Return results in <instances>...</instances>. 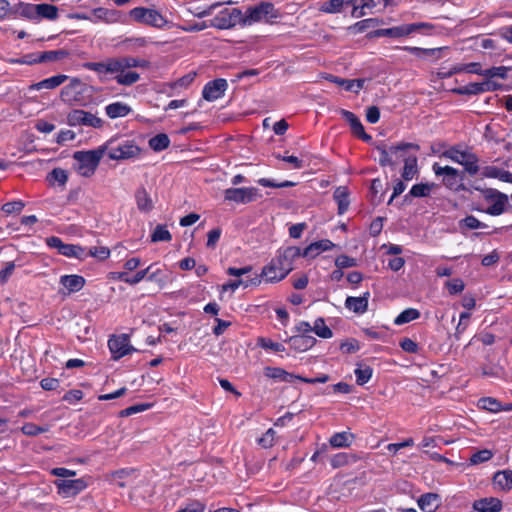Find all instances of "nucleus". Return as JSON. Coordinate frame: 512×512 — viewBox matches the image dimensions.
Returning a JSON list of instances; mask_svg holds the SVG:
<instances>
[{"label":"nucleus","mask_w":512,"mask_h":512,"mask_svg":"<svg viewBox=\"0 0 512 512\" xmlns=\"http://www.w3.org/2000/svg\"><path fill=\"white\" fill-rule=\"evenodd\" d=\"M69 52L65 49L50 50L34 53V64L57 62L68 57Z\"/></svg>","instance_id":"cd10ccee"},{"label":"nucleus","mask_w":512,"mask_h":512,"mask_svg":"<svg viewBox=\"0 0 512 512\" xmlns=\"http://www.w3.org/2000/svg\"><path fill=\"white\" fill-rule=\"evenodd\" d=\"M46 180L50 185L54 186L57 184L64 188L68 181V173L66 170L57 167L47 174Z\"/></svg>","instance_id":"a19ab883"},{"label":"nucleus","mask_w":512,"mask_h":512,"mask_svg":"<svg viewBox=\"0 0 512 512\" xmlns=\"http://www.w3.org/2000/svg\"><path fill=\"white\" fill-rule=\"evenodd\" d=\"M84 277L76 274L63 275L60 283L71 293L80 291L85 285Z\"/></svg>","instance_id":"e433bc0d"},{"label":"nucleus","mask_w":512,"mask_h":512,"mask_svg":"<svg viewBox=\"0 0 512 512\" xmlns=\"http://www.w3.org/2000/svg\"><path fill=\"white\" fill-rule=\"evenodd\" d=\"M108 347L113 360L120 358L137 351L130 345V338L127 334L113 335L108 340Z\"/></svg>","instance_id":"a211bd4d"},{"label":"nucleus","mask_w":512,"mask_h":512,"mask_svg":"<svg viewBox=\"0 0 512 512\" xmlns=\"http://www.w3.org/2000/svg\"><path fill=\"white\" fill-rule=\"evenodd\" d=\"M417 504L423 512H435L441 505V496L437 493H424L418 500Z\"/></svg>","instance_id":"bb28decb"},{"label":"nucleus","mask_w":512,"mask_h":512,"mask_svg":"<svg viewBox=\"0 0 512 512\" xmlns=\"http://www.w3.org/2000/svg\"><path fill=\"white\" fill-rule=\"evenodd\" d=\"M418 174L417 158L415 156L408 157L404 160V167L401 173L403 180H412Z\"/></svg>","instance_id":"79ce46f5"},{"label":"nucleus","mask_w":512,"mask_h":512,"mask_svg":"<svg viewBox=\"0 0 512 512\" xmlns=\"http://www.w3.org/2000/svg\"><path fill=\"white\" fill-rule=\"evenodd\" d=\"M360 349L358 340L354 338L346 339L340 344V350L343 353L351 354L355 353Z\"/></svg>","instance_id":"69168bd1"},{"label":"nucleus","mask_w":512,"mask_h":512,"mask_svg":"<svg viewBox=\"0 0 512 512\" xmlns=\"http://www.w3.org/2000/svg\"><path fill=\"white\" fill-rule=\"evenodd\" d=\"M434 183H418L411 187L409 193L405 195V198L408 196L412 197H427L430 195L431 190L434 188Z\"/></svg>","instance_id":"49530a36"},{"label":"nucleus","mask_w":512,"mask_h":512,"mask_svg":"<svg viewBox=\"0 0 512 512\" xmlns=\"http://www.w3.org/2000/svg\"><path fill=\"white\" fill-rule=\"evenodd\" d=\"M132 112V108L121 101L113 102L105 107V113L110 119L126 117Z\"/></svg>","instance_id":"7c9ffc66"},{"label":"nucleus","mask_w":512,"mask_h":512,"mask_svg":"<svg viewBox=\"0 0 512 512\" xmlns=\"http://www.w3.org/2000/svg\"><path fill=\"white\" fill-rule=\"evenodd\" d=\"M475 189L481 191L484 199L487 202H492V205H490L487 209L483 210L477 208L476 210L485 212L492 216H499L504 213L506 205L508 204V196L505 193L500 192L495 188L481 189L476 187Z\"/></svg>","instance_id":"9d476101"},{"label":"nucleus","mask_w":512,"mask_h":512,"mask_svg":"<svg viewBox=\"0 0 512 512\" xmlns=\"http://www.w3.org/2000/svg\"><path fill=\"white\" fill-rule=\"evenodd\" d=\"M478 407L492 413L500 412L503 409L501 402L492 397H483L479 399Z\"/></svg>","instance_id":"09e8293b"},{"label":"nucleus","mask_w":512,"mask_h":512,"mask_svg":"<svg viewBox=\"0 0 512 512\" xmlns=\"http://www.w3.org/2000/svg\"><path fill=\"white\" fill-rule=\"evenodd\" d=\"M106 146L111 160H126L139 156L141 149L133 140H123L116 143L110 140Z\"/></svg>","instance_id":"6e6552de"},{"label":"nucleus","mask_w":512,"mask_h":512,"mask_svg":"<svg viewBox=\"0 0 512 512\" xmlns=\"http://www.w3.org/2000/svg\"><path fill=\"white\" fill-rule=\"evenodd\" d=\"M302 256L301 249L296 246H289L278 250V254L272 260L280 268L281 276H287L293 270V262Z\"/></svg>","instance_id":"2eb2a0df"},{"label":"nucleus","mask_w":512,"mask_h":512,"mask_svg":"<svg viewBox=\"0 0 512 512\" xmlns=\"http://www.w3.org/2000/svg\"><path fill=\"white\" fill-rule=\"evenodd\" d=\"M276 431L273 428H269L262 437L258 439V444L264 448H271L275 443Z\"/></svg>","instance_id":"bf43d9fd"},{"label":"nucleus","mask_w":512,"mask_h":512,"mask_svg":"<svg viewBox=\"0 0 512 512\" xmlns=\"http://www.w3.org/2000/svg\"><path fill=\"white\" fill-rule=\"evenodd\" d=\"M357 461V457L354 454L340 452L332 456L330 459V464L332 468H340L346 466L350 463H354Z\"/></svg>","instance_id":"37998d69"},{"label":"nucleus","mask_w":512,"mask_h":512,"mask_svg":"<svg viewBox=\"0 0 512 512\" xmlns=\"http://www.w3.org/2000/svg\"><path fill=\"white\" fill-rule=\"evenodd\" d=\"M312 331L320 338L329 339L333 336L332 330L326 325L324 318L319 317L315 320Z\"/></svg>","instance_id":"3c124183"},{"label":"nucleus","mask_w":512,"mask_h":512,"mask_svg":"<svg viewBox=\"0 0 512 512\" xmlns=\"http://www.w3.org/2000/svg\"><path fill=\"white\" fill-rule=\"evenodd\" d=\"M334 246L335 244L332 241L323 239L311 243L301 253L303 257L315 258L321 252L331 250Z\"/></svg>","instance_id":"c85d7f7f"},{"label":"nucleus","mask_w":512,"mask_h":512,"mask_svg":"<svg viewBox=\"0 0 512 512\" xmlns=\"http://www.w3.org/2000/svg\"><path fill=\"white\" fill-rule=\"evenodd\" d=\"M264 375L267 378L285 383H294L296 380L300 381L301 378V376L287 372L283 368L270 366L264 368Z\"/></svg>","instance_id":"b1692460"},{"label":"nucleus","mask_w":512,"mask_h":512,"mask_svg":"<svg viewBox=\"0 0 512 512\" xmlns=\"http://www.w3.org/2000/svg\"><path fill=\"white\" fill-rule=\"evenodd\" d=\"M432 169L437 177L442 176V184L448 190L453 192L467 191V187L463 182V172L452 166H440L438 163H434Z\"/></svg>","instance_id":"0eeeda50"},{"label":"nucleus","mask_w":512,"mask_h":512,"mask_svg":"<svg viewBox=\"0 0 512 512\" xmlns=\"http://www.w3.org/2000/svg\"><path fill=\"white\" fill-rule=\"evenodd\" d=\"M260 197L255 187L227 188L224 190V201L236 204H248Z\"/></svg>","instance_id":"4468645a"},{"label":"nucleus","mask_w":512,"mask_h":512,"mask_svg":"<svg viewBox=\"0 0 512 512\" xmlns=\"http://www.w3.org/2000/svg\"><path fill=\"white\" fill-rule=\"evenodd\" d=\"M335 265L337 268L344 269V268H350L357 265V261L355 258H352L348 255L342 254L339 255L335 259Z\"/></svg>","instance_id":"338daca9"},{"label":"nucleus","mask_w":512,"mask_h":512,"mask_svg":"<svg viewBox=\"0 0 512 512\" xmlns=\"http://www.w3.org/2000/svg\"><path fill=\"white\" fill-rule=\"evenodd\" d=\"M493 484L502 491H510L512 489V470L497 471L493 476Z\"/></svg>","instance_id":"2f4dec72"},{"label":"nucleus","mask_w":512,"mask_h":512,"mask_svg":"<svg viewBox=\"0 0 512 512\" xmlns=\"http://www.w3.org/2000/svg\"><path fill=\"white\" fill-rule=\"evenodd\" d=\"M354 439L355 435L348 431L337 432L330 437L329 444L333 448H348L352 445Z\"/></svg>","instance_id":"f704fd0d"},{"label":"nucleus","mask_w":512,"mask_h":512,"mask_svg":"<svg viewBox=\"0 0 512 512\" xmlns=\"http://www.w3.org/2000/svg\"><path fill=\"white\" fill-rule=\"evenodd\" d=\"M127 69H123L122 72H102L101 75L106 74H115V80L119 85L122 86H131L134 83L138 82L140 79V74L135 71H126Z\"/></svg>","instance_id":"c9c22d12"},{"label":"nucleus","mask_w":512,"mask_h":512,"mask_svg":"<svg viewBox=\"0 0 512 512\" xmlns=\"http://www.w3.org/2000/svg\"><path fill=\"white\" fill-rule=\"evenodd\" d=\"M288 342L290 348L296 352H305L311 349L316 344L317 340L312 335L297 334L291 336Z\"/></svg>","instance_id":"a878e982"},{"label":"nucleus","mask_w":512,"mask_h":512,"mask_svg":"<svg viewBox=\"0 0 512 512\" xmlns=\"http://www.w3.org/2000/svg\"><path fill=\"white\" fill-rule=\"evenodd\" d=\"M511 70L510 67L506 66H494L489 69L484 70L483 76L491 79L494 77H498L501 79H506L508 77V71Z\"/></svg>","instance_id":"6e6d98bb"},{"label":"nucleus","mask_w":512,"mask_h":512,"mask_svg":"<svg viewBox=\"0 0 512 512\" xmlns=\"http://www.w3.org/2000/svg\"><path fill=\"white\" fill-rule=\"evenodd\" d=\"M168 277L160 268L149 271L147 274V281L156 283L160 288H163L167 283Z\"/></svg>","instance_id":"5fc2aeb1"},{"label":"nucleus","mask_w":512,"mask_h":512,"mask_svg":"<svg viewBox=\"0 0 512 512\" xmlns=\"http://www.w3.org/2000/svg\"><path fill=\"white\" fill-rule=\"evenodd\" d=\"M356 376V383L360 386L368 383L372 377L373 369L369 365H358L354 371Z\"/></svg>","instance_id":"8fccbe9b"},{"label":"nucleus","mask_w":512,"mask_h":512,"mask_svg":"<svg viewBox=\"0 0 512 512\" xmlns=\"http://www.w3.org/2000/svg\"><path fill=\"white\" fill-rule=\"evenodd\" d=\"M135 199L140 211L149 212L153 209L152 199L144 187H140L136 190Z\"/></svg>","instance_id":"ea45409f"},{"label":"nucleus","mask_w":512,"mask_h":512,"mask_svg":"<svg viewBox=\"0 0 512 512\" xmlns=\"http://www.w3.org/2000/svg\"><path fill=\"white\" fill-rule=\"evenodd\" d=\"M170 145V138L165 133H159L149 140V147L155 152H161Z\"/></svg>","instance_id":"c03bdc74"},{"label":"nucleus","mask_w":512,"mask_h":512,"mask_svg":"<svg viewBox=\"0 0 512 512\" xmlns=\"http://www.w3.org/2000/svg\"><path fill=\"white\" fill-rule=\"evenodd\" d=\"M172 240V235L167 229L166 225L158 224L151 234V242H169Z\"/></svg>","instance_id":"603ef678"},{"label":"nucleus","mask_w":512,"mask_h":512,"mask_svg":"<svg viewBox=\"0 0 512 512\" xmlns=\"http://www.w3.org/2000/svg\"><path fill=\"white\" fill-rule=\"evenodd\" d=\"M261 283V280L258 276H255L254 278L250 279V280H241V279H238V280H234V281H230L228 282L227 284H224L222 286V289L223 291H226V290H231L232 292L236 291L241 285H244V287H248L250 285H259Z\"/></svg>","instance_id":"864d4df0"},{"label":"nucleus","mask_w":512,"mask_h":512,"mask_svg":"<svg viewBox=\"0 0 512 512\" xmlns=\"http://www.w3.org/2000/svg\"><path fill=\"white\" fill-rule=\"evenodd\" d=\"M501 88L502 84L488 79L484 82H474L463 87L454 88L452 92L457 95H478L484 92H494Z\"/></svg>","instance_id":"6ab92c4d"},{"label":"nucleus","mask_w":512,"mask_h":512,"mask_svg":"<svg viewBox=\"0 0 512 512\" xmlns=\"http://www.w3.org/2000/svg\"><path fill=\"white\" fill-rule=\"evenodd\" d=\"M260 279L263 278L266 282L275 283L283 280L285 276H281L280 268L275 264L273 260L269 264L265 265L260 275H257Z\"/></svg>","instance_id":"473e14b6"},{"label":"nucleus","mask_w":512,"mask_h":512,"mask_svg":"<svg viewBox=\"0 0 512 512\" xmlns=\"http://www.w3.org/2000/svg\"><path fill=\"white\" fill-rule=\"evenodd\" d=\"M333 198L338 206V214H344L350 205L349 190L346 186H339L333 193Z\"/></svg>","instance_id":"72a5a7b5"},{"label":"nucleus","mask_w":512,"mask_h":512,"mask_svg":"<svg viewBox=\"0 0 512 512\" xmlns=\"http://www.w3.org/2000/svg\"><path fill=\"white\" fill-rule=\"evenodd\" d=\"M221 235H222V229L220 227L211 229L207 233L206 247L208 249H215L217 246V243L220 240Z\"/></svg>","instance_id":"e2e57ef3"},{"label":"nucleus","mask_w":512,"mask_h":512,"mask_svg":"<svg viewBox=\"0 0 512 512\" xmlns=\"http://www.w3.org/2000/svg\"><path fill=\"white\" fill-rule=\"evenodd\" d=\"M472 508L477 512H500L503 508V503L496 497H485L475 500Z\"/></svg>","instance_id":"5701e85b"},{"label":"nucleus","mask_w":512,"mask_h":512,"mask_svg":"<svg viewBox=\"0 0 512 512\" xmlns=\"http://www.w3.org/2000/svg\"><path fill=\"white\" fill-rule=\"evenodd\" d=\"M243 18L244 16L242 15L240 9L225 8L222 11H220L213 19H211L210 27H214L220 30L230 29L236 26L237 24L242 25Z\"/></svg>","instance_id":"f8f14e48"},{"label":"nucleus","mask_w":512,"mask_h":512,"mask_svg":"<svg viewBox=\"0 0 512 512\" xmlns=\"http://www.w3.org/2000/svg\"><path fill=\"white\" fill-rule=\"evenodd\" d=\"M409 149H412V150H415V151H419L420 150V146L418 144H416V143H411V142H401V143H398L396 145H392L389 148L385 144L377 145L376 146V150L380 154V157H379V164H380V166H382V167H386V166L393 167L395 165V162L393 161L391 155L397 154L398 152L406 151V150H409Z\"/></svg>","instance_id":"ddd939ff"},{"label":"nucleus","mask_w":512,"mask_h":512,"mask_svg":"<svg viewBox=\"0 0 512 512\" xmlns=\"http://www.w3.org/2000/svg\"><path fill=\"white\" fill-rule=\"evenodd\" d=\"M280 16V11L275 8L273 3L260 2L258 5L247 8L244 18L242 19V26L262 21L272 24L276 19L280 18Z\"/></svg>","instance_id":"7ed1b4c3"},{"label":"nucleus","mask_w":512,"mask_h":512,"mask_svg":"<svg viewBox=\"0 0 512 512\" xmlns=\"http://www.w3.org/2000/svg\"><path fill=\"white\" fill-rule=\"evenodd\" d=\"M379 20L377 18H368L361 21L356 22L352 28L358 32L362 33L366 31L370 27H374L378 24Z\"/></svg>","instance_id":"0e129e2a"},{"label":"nucleus","mask_w":512,"mask_h":512,"mask_svg":"<svg viewBox=\"0 0 512 512\" xmlns=\"http://www.w3.org/2000/svg\"><path fill=\"white\" fill-rule=\"evenodd\" d=\"M355 3V0H328L322 3L319 10L327 14L340 13L344 6Z\"/></svg>","instance_id":"58836bf2"},{"label":"nucleus","mask_w":512,"mask_h":512,"mask_svg":"<svg viewBox=\"0 0 512 512\" xmlns=\"http://www.w3.org/2000/svg\"><path fill=\"white\" fill-rule=\"evenodd\" d=\"M257 183L263 187L271 188H288L295 186V183L289 180H285L283 182H275L268 178H260L257 180Z\"/></svg>","instance_id":"13d9d810"},{"label":"nucleus","mask_w":512,"mask_h":512,"mask_svg":"<svg viewBox=\"0 0 512 512\" xmlns=\"http://www.w3.org/2000/svg\"><path fill=\"white\" fill-rule=\"evenodd\" d=\"M446 286L451 295L459 294L465 288V284L463 280L460 278H454L452 280L447 281Z\"/></svg>","instance_id":"774afa93"},{"label":"nucleus","mask_w":512,"mask_h":512,"mask_svg":"<svg viewBox=\"0 0 512 512\" xmlns=\"http://www.w3.org/2000/svg\"><path fill=\"white\" fill-rule=\"evenodd\" d=\"M258 345L264 349H269L274 352H284L285 347L283 344L279 342H274L269 338H259L258 339Z\"/></svg>","instance_id":"680f3d73"},{"label":"nucleus","mask_w":512,"mask_h":512,"mask_svg":"<svg viewBox=\"0 0 512 512\" xmlns=\"http://www.w3.org/2000/svg\"><path fill=\"white\" fill-rule=\"evenodd\" d=\"M370 292L366 291L362 296H348L345 300V307L356 314H364L368 310Z\"/></svg>","instance_id":"393cba45"},{"label":"nucleus","mask_w":512,"mask_h":512,"mask_svg":"<svg viewBox=\"0 0 512 512\" xmlns=\"http://www.w3.org/2000/svg\"><path fill=\"white\" fill-rule=\"evenodd\" d=\"M459 228L463 230L485 229L487 224L481 222L473 215H468L459 221Z\"/></svg>","instance_id":"a18cd8bd"},{"label":"nucleus","mask_w":512,"mask_h":512,"mask_svg":"<svg viewBox=\"0 0 512 512\" xmlns=\"http://www.w3.org/2000/svg\"><path fill=\"white\" fill-rule=\"evenodd\" d=\"M59 17V9L57 6L49 3L34 4V21L43 19L55 21Z\"/></svg>","instance_id":"4be33fe9"},{"label":"nucleus","mask_w":512,"mask_h":512,"mask_svg":"<svg viewBox=\"0 0 512 512\" xmlns=\"http://www.w3.org/2000/svg\"><path fill=\"white\" fill-rule=\"evenodd\" d=\"M83 66L84 68L101 75L102 72H122L123 69L136 67L148 68L150 66V62L145 59L125 56L111 57L101 62H86Z\"/></svg>","instance_id":"f257e3e1"},{"label":"nucleus","mask_w":512,"mask_h":512,"mask_svg":"<svg viewBox=\"0 0 512 512\" xmlns=\"http://www.w3.org/2000/svg\"><path fill=\"white\" fill-rule=\"evenodd\" d=\"M60 92V99L68 105L85 106L91 97V87L77 77L70 78Z\"/></svg>","instance_id":"f03ea898"},{"label":"nucleus","mask_w":512,"mask_h":512,"mask_svg":"<svg viewBox=\"0 0 512 512\" xmlns=\"http://www.w3.org/2000/svg\"><path fill=\"white\" fill-rule=\"evenodd\" d=\"M54 485L57 494L62 498H74L83 492L89 483L85 477H81L78 479H56Z\"/></svg>","instance_id":"9b49d317"},{"label":"nucleus","mask_w":512,"mask_h":512,"mask_svg":"<svg viewBox=\"0 0 512 512\" xmlns=\"http://www.w3.org/2000/svg\"><path fill=\"white\" fill-rule=\"evenodd\" d=\"M105 150L106 146H99L95 150L75 152L74 159L77 162V172L84 177L92 176L95 173Z\"/></svg>","instance_id":"20e7f679"},{"label":"nucleus","mask_w":512,"mask_h":512,"mask_svg":"<svg viewBox=\"0 0 512 512\" xmlns=\"http://www.w3.org/2000/svg\"><path fill=\"white\" fill-rule=\"evenodd\" d=\"M492 457L493 453L491 450L482 449L472 454V456L470 457V462L472 464H481L489 461L490 459H492Z\"/></svg>","instance_id":"052dcab7"},{"label":"nucleus","mask_w":512,"mask_h":512,"mask_svg":"<svg viewBox=\"0 0 512 512\" xmlns=\"http://www.w3.org/2000/svg\"><path fill=\"white\" fill-rule=\"evenodd\" d=\"M67 122L70 126H86L101 128L104 121L95 114L80 109H74L67 115Z\"/></svg>","instance_id":"dca6fc26"},{"label":"nucleus","mask_w":512,"mask_h":512,"mask_svg":"<svg viewBox=\"0 0 512 512\" xmlns=\"http://www.w3.org/2000/svg\"><path fill=\"white\" fill-rule=\"evenodd\" d=\"M340 115L349 123L351 132L354 136L366 143H370L372 141V136L365 132L360 119L353 112L341 109Z\"/></svg>","instance_id":"412c9836"},{"label":"nucleus","mask_w":512,"mask_h":512,"mask_svg":"<svg viewBox=\"0 0 512 512\" xmlns=\"http://www.w3.org/2000/svg\"><path fill=\"white\" fill-rule=\"evenodd\" d=\"M45 241L48 247L56 249L60 255L77 259L86 257V252L83 247L75 244H66L57 236L48 237Z\"/></svg>","instance_id":"f3484780"},{"label":"nucleus","mask_w":512,"mask_h":512,"mask_svg":"<svg viewBox=\"0 0 512 512\" xmlns=\"http://www.w3.org/2000/svg\"><path fill=\"white\" fill-rule=\"evenodd\" d=\"M441 157L462 165L465 171L472 176L479 172L478 156L468 150H461L460 145L451 146L441 154Z\"/></svg>","instance_id":"423d86ee"},{"label":"nucleus","mask_w":512,"mask_h":512,"mask_svg":"<svg viewBox=\"0 0 512 512\" xmlns=\"http://www.w3.org/2000/svg\"><path fill=\"white\" fill-rule=\"evenodd\" d=\"M329 80L339 86L344 87L346 91H353L358 93L364 87L365 80L364 79H343L337 76L331 75Z\"/></svg>","instance_id":"4c0bfd02"},{"label":"nucleus","mask_w":512,"mask_h":512,"mask_svg":"<svg viewBox=\"0 0 512 512\" xmlns=\"http://www.w3.org/2000/svg\"><path fill=\"white\" fill-rule=\"evenodd\" d=\"M431 28H433L432 24L426 22L402 24L391 28H381L371 31L367 34V37L369 39L378 37L402 38Z\"/></svg>","instance_id":"39448f33"},{"label":"nucleus","mask_w":512,"mask_h":512,"mask_svg":"<svg viewBox=\"0 0 512 512\" xmlns=\"http://www.w3.org/2000/svg\"><path fill=\"white\" fill-rule=\"evenodd\" d=\"M228 88L227 80L224 78H217L207 82L202 90V97L207 101H215L224 96Z\"/></svg>","instance_id":"aec40b11"},{"label":"nucleus","mask_w":512,"mask_h":512,"mask_svg":"<svg viewBox=\"0 0 512 512\" xmlns=\"http://www.w3.org/2000/svg\"><path fill=\"white\" fill-rule=\"evenodd\" d=\"M441 444L448 445L450 441L445 440L442 436H425L421 443L420 447H439Z\"/></svg>","instance_id":"4d7b16f0"},{"label":"nucleus","mask_w":512,"mask_h":512,"mask_svg":"<svg viewBox=\"0 0 512 512\" xmlns=\"http://www.w3.org/2000/svg\"><path fill=\"white\" fill-rule=\"evenodd\" d=\"M129 16L137 23L159 29L164 28L168 23L167 19L159 11L146 7L131 9Z\"/></svg>","instance_id":"1a4fd4ad"},{"label":"nucleus","mask_w":512,"mask_h":512,"mask_svg":"<svg viewBox=\"0 0 512 512\" xmlns=\"http://www.w3.org/2000/svg\"><path fill=\"white\" fill-rule=\"evenodd\" d=\"M69 79L68 75L58 74L34 83V90H53Z\"/></svg>","instance_id":"c756f323"},{"label":"nucleus","mask_w":512,"mask_h":512,"mask_svg":"<svg viewBox=\"0 0 512 512\" xmlns=\"http://www.w3.org/2000/svg\"><path fill=\"white\" fill-rule=\"evenodd\" d=\"M420 311L415 308H407L403 310L395 319V325H403L416 320L420 317Z\"/></svg>","instance_id":"de8ad7c7"}]
</instances>
